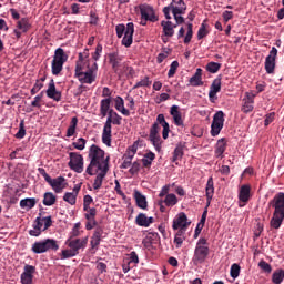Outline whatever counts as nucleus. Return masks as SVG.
<instances>
[{"mask_svg":"<svg viewBox=\"0 0 284 284\" xmlns=\"http://www.w3.org/2000/svg\"><path fill=\"white\" fill-rule=\"evenodd\" d=\"M192 225V222L187 220V215L184 212H181L174 220L172 227L174 231L179 229H189Z\"/></svg>","mask_w":284,"mask_h":284,"instance_id":"nucleus-15","label":"nucleus"},{"mask_svg":"<svg viewBox=\"0 0 284 284\" xmlns=\"http://www.w3.org/2000/svg\"><path fill=\"white\" fill-rule=\"evenodd\" d=\"M68 53L62 48L54 51L53 60L51 62V72L53 77H59L63 72V65L68 62Z\"/></svg>","mask_w":284,"mask_h":284,"instance_id":"nucleus-4","label":"nucleus"},{"mask_svg":"<svg viewBox=\"0 0 284 284\" xmlns=\"http://www.w3.org/2000/svg\"><path fill=\"white\" fill-rule=\"evenodd\" d=\"M183 144H179L174 151H173V156H172V163H176V161H181L183 159Z\"/></svg>","mask_w":284,"mask_h":284,"instance_id":"nucleus-44","label":"nucleus"},{"mask_svg":"<svg viewBox=\"0 0 284 284\" xmlns=\"http://www.w3.org/2000/svg\"><path fill=\"white\" fill-rule=\"evenodd\" d=\"M38 172L39 174H41V176H43L44 181H47V183L51 185L52 190H54L57 194H61V192H63L65 187V178L58 176L55 179H52L43 168H39Z\"/></svg>","mask_w":284,"mask_h":284,"instance_id":"nucleus-6","label":"nucleus"},{"mask_svg":"<svg viewBox=\"0 0 284 284\" xmlns=\"http://www.w3.org/2000/svg\"><path fill=\"white\" fill-rule=\"evenodd\" d=\"M69 168L70 170H73V172H77L78 174H81L83 172V155L77 153V152H71L69 153Z\"/></svg>","mask_w":284,"mask_h":284,"instance_id":"nucleus-9","label":"nucleus"},{"mask_svg":"<svg viewBox=\"0 0 284 284\" xmlns=\"http://www.w3.org/2000/svg\"><path fill=\"white\" fill-rule=\"evenodd\" d=\"M114 103H115V110H118V112H121L123 116H130V110L125 109V101H123V98L118 95L114 99Z\"/></svg>","mask_w":284,"mask_h":284,"instance_id":"nucleus-30","label":"nucleus"},{"mask_svg":"<svg viewBox=\"0 0 284 284\" xmlns=\"http://www.w3.org/2000/svg\"><path fill=\"white\" fill-rule=\"evenodd\" d=\"M158 123L163 128L162 139L168 140V136H170V123L165 121V115L163 113L158 114Z\"/></svg>","mask_w":284,"mask_h":284,"instance_id":"nucleus-26","label":"nucleus"},{"mask_svg":"<svg viewBox=\"0 0 284 284\" xmlns=\"http://www.w3.org/2000/svg\"><path fill=\"white\" fill-rule=\"evenodd\" d=\"M268 207H273V216L270 221L272 230H280L284 221V193H277L270 202Z\"/></svg>","mask_w":284,"mask_h":284,"instance_id":"nucleus-2","label":"nucleus"},{"mask_svg":"<svg viewBox=\"0 0 284 284\" xmlns=\"http://www.w3.org/2000/svg\"><path fill=\"white\" fill-rule=\"evenodd\" d=\"M78 254L73 251V250H62V254H61V258L65 260V258H72L74 256H77Z\"/></svg>","mask_w":284,"mask_h":284,"instance_id":"nucleus-57","label":"nucleus"},{"mask_svg":"<svg viewBox=\"0 0 284 284\" xmlns=\"http://www.w3.org/2000/svg\"><path fill=\"white\" fill-rule=\"evenodd\" d=\"M254 99H256V93L246 92L243 99L242 112L248 114L254 110Z\"/></svg>","mask_w":284,"mask_h":284,"instance_id":"nucleus-19","label":"nucleus"},{"mask_svg":"<svg viewBox=\"0 0 284 284\" xmlns=\"http://www.w3.org/2000/svg\"><path fill=\"white\" fill-rule=\"evenodd\" d=\"M169 6L172 7V12H185L187 10V4L183 0H172Z\"/></svg>","mask_w":284,"mask_h":284,"instance_id":"nucleus-32","label":"nucleus"},{"mask_svg":"<svg viewBox=\"0 0 284 284\" xmlns=\"http://www.w3.org/2000/svg\"><path fill=\"white\" fill-rule=\"evenodd\" d=\"M83 211L87 212L84 213V217L87 219L85 230H94V227H97V209L89 207Z\"/></svg>","mask_w":284,"mask_h":284,"instance_id":"nucleus-16","label":"nucleus"},{"mask_svg":"<svg viewBox=\"0 0 284 284\" xmlns=\"http://www.w3.org/2000/svg\"><path fill=\"white\" fill-rule=\"evenodd\" d=\"M171 116H173L174 124L178 126L183 125V118L181 115V111H179V105L174 104L170 110Z\"/></svg>","mask_w":284,"mask_h":284,"instance_id":"nucleus-29","label":"nucleus"},{"mask_svg":"<svg viewBox=\"0 0 284 284\" xmlns=\"http://www.w3.org/2000/svg\"><path fill=\"white\" fill-rule=\"evenodd\" d=\"M203 69L197 68L194 75L191 77L190 79V83L194 87V88H199V85H203Z\"/></svg>","mask_w":284,"mask_h":284,"instance_id":"nucleus-31","label":"nucleus"},{"mask_svg":"<svg viewBox=\"0 0 284 284\" xmlns=\"http://www.w3.org/2000/svg\"><path fill=\"white\" fill-rule=\"evenodd\" d=\"M284 281V270L283 268H277L273 274H272V283L274 284H281Z\"/></svg>","mask_w":284,"mask_h":284,"instance_id":"nucleus-42","label":"nucleus"},{"mask_svg":"<svg viewBox=\"0 0 284 284\" xmlns=\"http://www.w3.org/2000/svg\"><path fill=\"white\" fill-rule=\"evenodd\" d=\"M101 52H103V45L98 44L97 48H95L94 53L92 54V59L94 61H99V59L101 58Z\"/></svg>","mask_w":284,"mask_h":284,"instance_id":"nucleus-61","label":"nucleus"},{"mask_svg":"<svg viewBox=\"0 0 284 284\" xmlns=\"http://www.w3.org/2000/svg\"><path fill=\"white\" fill-rule=\"evenodd\" d=\"M225 150H227V140L225 138H222L217 140L215 144V156L216 159H223V154H225Z\"/></svg>","mask_w":284,"mask_h":284,"instance_id":"nucleus-24","label":"nucleus"},{"mask_svg":"<svg viewBox=\"0 0 284 284\" xmlns=\"http://www.w3.org/2000/svg\"><path fill=\"white\" fill-rule=\"evenodd\" d=\"M207 28H210V26L207 24V20H204L201 23V27L197 31V39L201 41V39H205V37H207L210 34V30H207Z\"/></svg>","mask_w":284,"mask_h":284,"instance_id":"nucleus-39","label":"nucleus"},{"mask_svg":"<svg viewBox=\"0 0 284 284\" xmlns=\"http://www.w3.org/2000/svg\"><path fill=\"white\" fill-rule=\"evenodd\" d=\"M135 223L140 227H148V216L145 215V213H139L135 217Z\"/></svg>","mask_w":284,"mask_h":284,"instance_id":"nucleus-46","label":"nucleus"},{"mask_svg":"<svg viewBox=\"0 0 284 284\" xmlns=\"http://www.w3.org/2000/svg\"><path fill=\"white\" fill-rule=\"evenodd\" d=\"M161 27L164 37H174V28H176V24L172 23L170 20H162Z\"/></svg>","mask_w":284,"mask_h":284,"instance_id":"nucleus-27","label":"nucleus"},{"mask_svg":"<svg viewBox=\"0 0 284 284\" xmlns=\"http://www.w3.org/2000/svg\"><path fill=\"white\" fill-rule=\"evenodd\" d=\"M75 78L79 79L80 83H88L89 85L97 81V75L92 69H89L87 72L78 73Z\"/></svg>","mask_w":284,"mask_h":284,"instance_id":"nucleus-22","label":"nucleus"},{"mask_svg":"<svg viewBox=\"0 0 284 284\" xmlns=\"http://www.w3.org/2000/svg\"><path fill=\"white\" fill-rule=\"evenodd\" d=\"M111 103H112V99H110V98L101 100L100 114H101L102 119H105V116H108V112L110 111Z\"/></svg>","mask_w":284,"mask_h":284,"instance_id":"nucleus-33","label":"nucleus"},{"mask_svg":"<svg viewBox=\"0 0 284 284\" xmlns=\"http://www.w3.org/2000/svg\"><path fill=\"white\" fill-rule=\"evenodd\" d=\"M77 196H78L77 193L67 192L63 195V201H65L70 205H77Z\"/></svg>","mask_w":284,"mask_h":284,"instance_id":"nucleus-47","label":"nucleus"},{"mask_svg":"<svg viewBox=\"0 0 284 284\" xmlns=\"http://www.w3.org/2000/svg\"><path fill=\"white\" fill-rule=\"evenodd\" d=\"M37 205V199L34 197H27L20 201V207L22 210H32Z\"/></svg>","mask_w":284,"mask_h":284,"instance_id":"nucleus-37","label":"nucleus"},{"mask_svg":"<svg viewBox=\"0 0 284 284\" xmlns=\"http://www.w3.org/2000/svg\"><path fill=\"white\" fill-rule=\"evenodd\" d=\"M151 85L152 81L150 80V77L146 75L134 84L133 90H139V88H150Z\"/></svg>","mask_w":284,"mask_h":284,"instance_id":"nucleus-45","label":"nucleus"},{"mask_svg":"<svg viewBox=\"0 0 284 284\" xmlns=\"http://www.w3.org/2000/svg\"><path fill=\"white\" fill-rule=\"evenodd\" d=\"M43 205H47L48 207L54 205L57 203V195L52 192L44 193V197L42 201Z\"/></svg>","mask_w":284,"mask_h":284,"instance_id":"nucleus-40","label":"nucleus"},{"mask_svg":"<svg viewBox=\"0 0 284 284\" xmlns=\"http://www.w3.org/2000/svg\"><path fill=\"white\" fill-rule=\"evenodd\" d=\"M42 224L44 223V227L42 232H45V230H49V227H52V216L41 217Z\"/></svg>","mask_w":284,"mask_h":284,"instance_id":"nucleus-62","label":"nucleus"},{"mask_svg":"<svg viewBox=\"0 0 284 284\" xmlns=\"http://www.w3.org/2000/svg\"><path fill=\"white\" fill-rule=\"evenodd\" d=\"M16 28L20 30L22 33H26L28 32V30L32 28V24L30 23V19L22 18L17 22Z\"/></svg>","mask_w":284,"mask_h":284,"instance_id":"nucleus-34","label":"nucleus"},{"mask_svg":"<svg viewBox=\"0 0 284 284\" xmlns=\"http://www.w3.org/2000/svg\"><path fill=\"white\" fill-rule=\"evenodd\" d=\"M251 192H252V186L250 184H243L240 187V192H239L240 207H245V205L250 203V199L252 196Z\"/></svg>","mask_w":284,"mask_h":284,"instance_id":"nucleus-14","label":"nucleus"},{"mask_svg":"<svg viewBox=\"0 0 284 284\" xmlns=\"http://www.w3.org/2000/svg\"><path fill=\"white\" fill-rule=\"evenodd\" d=\"M47 97L53 101H61V91H57V85L54 84V79H51L47 89Z\"/></svg>","mask_w":284,"mask_h":284,"instance_id":"nucleus-23","label":"nucleus"},{"mask_svg":"<svg viewBox=\"0 0 284 284\" xmlns=\"http://www.w3.org/2000/svg\"><path fill=\"white\" fill-rule=\"evenodd\" d=\"M164 51L162 53L158 54L156 58V62L161 63L162 61H165V59H168V57H170V52H172V50L164 48Z\"/></svg>","mask_w":284,"mask_h":284,"instance_id":"nucleus-54","label":"nucleus"},{"mask_svg":"<svg viewBox=\"0 0 284 284\" xmlns=\"http://www.w3.org/2000/svg\"><path fill=\"white\" fill-rule=\"evenodd\" d=\"M133 197L140 210H148V199L138 190H134Z\"/></svg>","mask_w":284,"mask_h":284,"instance_id":"nucleus-28","label":"nucleus"},{"mask_svg":"<svg viewBox=\"0 0 284 284\" xmlns=\"http://www.w3.org/2000/svg\"><path fill=\"white\" fill-rule=\"evenodd\" d=\"M225 123V113L223 111H217L213 115V121L211 124V136H219L221 131L223 130V125Z\"/></svg>","mask_w":284,"mask_h":284,"instance_id":"nucleus-8","label":"nucleus"},{"mask_svg":"<svg viewBox=\"0 0 284 284\" xmlns=\"http://www.w3.org/2000/svg\"><path fill=\"white\" fill-rule=\"evenodd\" d=\"M156 159V154H154V152L149 151L146 154H144L143 159H142V165L143 168H152V161H154Z\"/></svg>","mask_w":284,"mask_h":284,"instance_id":"nucleus-36","label":"nucleus"},{"mask_svg":"<svg viewBox=\"0 0 284 284\" xmlns=\"http://www.w3.org/2000/svg\"><path fill=\"white\" fill-rule=\"evenodd\" d=\"M43 91L34 97V100L31 102L32 108H41V100L43 99Z\"/></svg>","mask_w":284,"mask_h":284,"instance_id":"nucleus-59","label":"nucleus"},{"mask_svg":"<svg viewBox=\"0 0 284 284\" xmlns=\"http://www.w3.org/2000/svg\"><path fill=\"white\" fill-rule=\"evenodd\" d=\"M258 267L265 272V274H272V265L270 263L265 262V260H262L258 262Z\"/></svg>","mask_w":284,"mask_h":284,"instance_id":"nucleus-51","label":"nucleus"},{"mask_svg":"<svg viewBox=\"0 0 284 284\" xmlns=\"http://www.w3.org/2000/svg\"><path fill=\"white\" fill-rule=\"evenodd\" d=\"M172 14L176 21V26H181V23H185V18L180 16V14H185V12L172 11Z\"/></svg>","mask_w":284,"mask_h":284,"instance_id":"nucleus-56","label":"nucleus"},{"mask_svg":"<svg viewBox=\"0 0 284 284\" xmlns=\"http://www.w3.org/2000/svg\"><path fill=\"white\" fill-rule=\"evenodd\" d=\"M16 139H24L26 138V122L23 120L20 121L19 131L16 133Z\"/></svg>","mask_w":284,"mask_h":284,"instance_id":"nucleus-49","label":"nucleus"},{"mask_svg":"<svg viewBox=\"0 0 284 284\" xmlns=\"http://www.w3.org/2000/svg\"><path fill=\"white\" fill-rule=\"evenodd\" d=\"M210 256V243H207V239L200 237L196 242L194 255H193V263L194 265H203L207 257Z\"/></svg>","mask_w":284,"mask_h":284,"instance_id":"nucleus-3","label":"nucleus"},{"mask_svg":"<svg viewBox=\"0 0 284 284\" xmlns=\"http://www.w3.org/2000/svg\"><path fill=\"white\" fill-rule=\"evenodd\" d=\"M79 123V119L77 116L71 119V123L67 130V136H74V134L77 133V125Z\"/></svg>","mask_w":284,"mask_h":284,"instance_id":"nucleus-43","label":"nucleus"},{"mask_svg":"<svg viewBox=\"0 0 284 284\" xmlns=\"http://www.w3.org/2000/svg\"><path fill=\"white\" fill-rule=\"evenodd\" d=\"M205 194L209 201H212V199L214 197V178L212 176L209 178L206 182Z\"/></svg>","mask_w":284,"mask_h":284,"instance_id":"nucleus-35","label":"nucleus"},{"mask_svg":"<svg viewBox=\"0 0 284 284\" xmlns=\"http://www.w3.org/2000/svg\"><path fill=\"white\" fill-rule=\"evenodd\" d=\"M110 169H100L93 182V190H101L103 185V179L108 176V172Z\"/></svg>","mask_w":284,"mask_h":284,"instance_id":"nucleus-25","label":"nucleus"},{"mask_svg":"<svg viewBox=\"0 0 284 284\" xmlns=\"http://www.w3.org/2000/svg\"><path fill=\"white\" fill-rule=\"evenodd\" d=\"M65 245H68V247H70L74 253L79 255V250H85V247H88V237H83V239L69 237L65 241Z\"/></svg>","mask_w":284,"mask_h":284,"instance_id":"nucleus-12","label":"nucleus"},{"mask_svg":"<svg viewBox=\"0 0 284 284\" xmlns=\"http://www.w3.org/2000/svg\"><path fill=\"white\" fill-rule=\"evenodd\" d=\"M59 242L54 239H45L32 244L31 251L33 254H45V252H57Z\"/></svg>","mask_w":284,"mask_h":284,"instance_id":"nucleus-5","label":"nucleus"},{"mask_svg":"<svg viewBox=\"0 0 284 284\" xmlns=\"http://www.w3.org/2000/svg\"><path fill=\"white\" fill-rule=\"evenodd\" d=\"M176 70H179V61H173L170 65L169 72H168L169 79H172V77H174V74H176Z\"/></svg>","mask_w":284,"mask_h":284,"instance_id":"nucleus-53","label":"nucleus"},{"mask_svg":"<svg viewBox=\"0 0 284 284\" xmlns=\"http://www.w3.org/2000/svg\"><path fill=\"white\" fill-rule=\"evenodd\" d=\"M126 30H128V27H125V24H118L115 27L118 39H121L123 37V34H125Z\"/></svg>","mask_w":284,"mask_h":284,"instance_id":"nucleus-58","label":"nucleus"},{"mask_svg":"<svg viewBox=\"0 0 284 284\" xmlns=\"http://www.w3.org/2000/svg\"><path fill=\"white\" fill-rule=\"evenodd\" d=\"M132 159H134V151L126 152L123 155V163L121 164L122 170H128V168L132 166Z\"/></svg>","mask_w":284,"mask_h":284,"instance_id":"nucleus-38","label":"nucleus"},{"mask_svg":"<svg viewBox=\"0 0 284 284\" xmlns=\"http://www.w3.org/2000/svg\"><path fill=\"white\" fill-rule=\"evenodd\" d=\"M85 143H88V141H85V139L83 138H79L77 140V142H73L72 145L75 150H85Z\"/></svg>","mask_w":284,"mask_h":284,"instance_id":"nucleus-52","label":"nucleus"},{"mask_svg":"<svg viewBox=\"0 0 284 284\" xmlns=\"http://www.w3.org/2000/svg\"><path fill=\"white\" fill-rule=\"evenodd\" d=\"M133 37H134V23L129 22L126 24V30L122 39V45H124L125 48H130V45H132Z\"/></svg>","mask_w":284,"mask_h":284,"instance_id":"nucleus-21","label":"nucleus"},{"mask_svg":"<svg viewBox=\"0 0 284 284\" xmlns=\"http://www.w3.org/2000/svg\"><path fill=\"white\" fill-rule=\"evenodd\" d=\"M221 70V63L219 62H209L206 64V71L210 72L211 74H216Z\"/></svg>","mask_w":284,"mask_h":284,"instance_id":"nucleus-48","label":"nucleus"},{"mask_svg":"<svg viewBox=\"0 0 284 284\" xmlns=\"http://www.w3.org/2000/svg\"><path fill=\"white\" fill-rule=\"evenodd\" d=\"M192 28H194V26L192 23L187 24V32L186 36L184 38V43H190V41H192V37L194 34V31L192 30Z\"/></svg>","mask_w":284,"mask_h":284,"instance_id":"nucleus-55","label":"nucleus"},{"mask_svg":"<svg viewBox=\"0 0 284 284\" xmlns=\"http://www.w3.org/2000/svg\"><path fill=\"white\" fill-rule=\"evenodd\" d=\"M112 124L114 125V120L108 116L102 131V143L108 148L112 146Z\"/></svg>","mask_w":284,"mask_h":284,"instance_id":"nucleus-11","label":"nucleus"},{"mask_svg":"<svg viewBox=\"0 0 284 284\" xmlns=\"http://www.w3.org/2000/svg\"><path fill=\"white\" fill-rule=\"evenodd\" d=\"M94 203V199L91 195H84L83 197V210L90 209V205Z\"/></svg>","mask_w":284,"mask_h":284,"instance_id":"nucleus-60","label":"nucleus"},{"mask_svg":"<svg viewBox=\"0 0 284 284\" xmlns=\"http://www.w3.org/2000/svg\"><path fill=\"white\" fill-rule=\"evenodd\" d=\"M162 201H163L164 205H166V207H174V205H176V203H179V199L173 193L168 194L164 197V200H162Z\"/></svg>","mask_w":284,"mask_h":284,"instance_id":"nucleus-41","label":"nucleus"},{"mask_svg":"<svg viewBox=\"0 0 284 284\" xmlns=\"http://www.w3.org/2000/svg\"><path fill=\"white\" fill-rule=\"evenodd\" d=\"M90 163L87 166V174L89 176H94L99 174L100 170H110V155L105 158V151H103L99 145L92 144L89 149Z\"/></svg>","mask_w":284,"mask_h":284,"instance_id":"nucleus-1","label":"nucleus"},{"mask_svg":"<svg viewBox=\"0 0 284 284\" xmlns=\"http://www.w3.org/2000/svg\"><path fill=\"white\" fill-rule=\"evenodd\" d=\"M141 19L145 21H151V23H156L159 21V16L154 11V7L150 4H140Z\"/></svg>","mask_w":284,"mask_h":284,"instance_id":"nucleus-10","label":"nucleus"},{"mask_svg":"<svg viewBox=\"0 0 284 284\" xmlns=\"http://www.w3.org/2000/svg\"><path fill=\"white\" fill-rule=\"evenodd\" d=\"M140 170H141V164L139 162H133L131 164L129 172L130 174L134 175V174H139Z\"/></svg>","mask_w":284,"mask_h":284,"instance_id":"nucleus-63","label":"nucleus"},{"mask_svg":"<svg viewBox=\"0 0 284 284\" xmlns=\"http://www.w3.org/2000/svg\"><path fill=\"white\" fill-rule=\"evenodd\" d=\"M219 92H221V78L214 79L210 87L209 100L211 103H216V100L219 99L216 94H219Z\"/></svg>","mask_w":284,"mask_h":284,"instance_id":"nucleus-20","label":"nucleus"},{"mask_svg":"<svg viewBox=\"0 0 284 284\" xmlns=\"http://www.w3.org/2000/svg\"><path fill=\"white\" fill-rule=\"evenodd\" d=\"M42 88L43 83L37 80L33 88L31 89V95L34 97V94H37Z\"/></svg>","mask_w":284,"mask_h":284,"instance_id":"nucleus-64","label":"nucleus"},{"mask_svg":"<svg viewBox=\"0 0 284 284\" xmlns=\"http://www.w3.org/2000/svg\"><path fill=\"white\" fill-rule=\"evenodd\" d=\"M230 274H231L232 278H239V276L241 274V266L239 264H236V263L231 265Z\"/></svg>","mask_w":284,"mask_h":284,"instance_id":"nucleus-50","label":"nucleus"},{"mask_svg":"<svg viewBox=\"0 0 284 284\" xmlns=\"http://www.w3.org/2000/svg\"><path fill=\"white\" fill-rule=\"evenodd\" d=\"M108 59L113 72H115V74L119 73V68H121L123 55H120L119 51H113L108 54Z\"/></svg>","mask_w":284,"mask_h":284,"instance_id":"nucleus-18","label":"nucleus"},{"mask_svg":"<svg viewBox=\"0 0 284 284\" xmlns=\"http://www.w3.org/2000/svg\"><path fill=\"white\" fill-rule=\"evenodd\" d=\"M34 272H37V267L30 264L24 265V271L20 276V281L22 284H32V280L34 278Z\"/></svg>","mask_w":284,"mask_h":284,"instance_id":"nucleus-17","label":"nucleus"},{"mask_svg":"<svg viewBox=\"0 0 284 284\" xmlns=\"http://www.w3.org/2000/svg\"><path fill=\"white\" fill-rule=\"evenodd\" d=\"M160 125L159 116H156V121L151 126L149 134V141L152 143L153 148H155L156 152H161L163 143V141H161V135H159V132L161 131Z\"/></svg>","mask_w":284,"mask_h":284,"instance_id":"nucleus-7","label":"nucleus"},{"mask_svg":"<svg viewBox=\"0 0 284 284\" xmlns=\"http://www.w3.org/2000/svg\"><path fill=\"white\" fill-rule=\"evenodd\" d=\"M278 54V49L275 47L272 48L270 54L265 59V70L267 74H274V70H276V57Z\"/></svg>","mask_w":284,"mask_h":284,"instance_id":"nucleus-13","label":"nucleus"}]
</instances>
